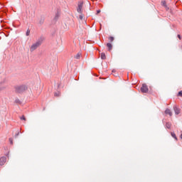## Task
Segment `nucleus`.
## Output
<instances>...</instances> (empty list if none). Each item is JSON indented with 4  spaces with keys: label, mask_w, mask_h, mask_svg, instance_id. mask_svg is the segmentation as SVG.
<instances>
[{
    "label": "nucleus",
    "mask_w": 182,
    "mask_h": 182,
    "mask_svg": "<svg viewBox=\"0 0 182 182\" xmlns=\"http://www.w3.org/2000/svg\"><path fill=\"white\" fill-rule=\"evenodd\" d=\"M43 41H45V38H43V36L40 37L37 40V41L31 46L30 48L31 52H33V50H36V49H38V48H39V46L42 45V43H43Z\"/></svg>",
    "instance_id": "1"
},
{
    "label": "nucleus",
    "mask_w": 182,
    "mask_h": 182,
    "mask_svg": "<svg viewBox=\"0 0 182 182\" xmlns=\"http://www.w3.org/2000/svg\"><path fill=\"white\" fill-rule=\"evenodd\" d=\"M27 90L28 87L25 85L15 86L16 93H23V92Z\"/></svg>",
    "instance_id": "2"
},
{
    "label": "nucleus",
    "mask_w": 182,
    "mask_h": 182,
    "mask_svg": "<svg viewBox=\"0 0 182 182\" xmlns=\"http://www.w3.org/2000/svg\"><path fill=\"white\" fill-rule=\"evenodd\" d=\"M140 90L141 93H147V92H149V87H147V85L146 84H142Z\"/></svg>",
    "instance_id": "3"
},
{
    "label": "nucleus",
    "mask_w": 182,
    "mask_h": 182,
    "mask_svg": "<svg viewBox=\"0 0 182 182\" xmlns=\"http://www.w3.org/2000/svg\"><path fill=\"white\" fill-rule=\"evenodd\" d=\"M44 22H45V16H41V17L38 18L39 25H43Z\"/></svg>",
    "instance_id": "4"
},
{
    "label": "nucleus",
    "mask_w": 182,
    "mask_h": 182,
    "mask_svg": "<svg viewBox=\"0 0 182 182\" xmlns=\"http://www.w3.org/2000/svg\"><path fill=\"white\" fill-rule=\"evenodd\" d=\"M6 163V156H2L0 158V166H4Z\"/></svg>",
    "instance_id": "5"
},
{
    "label": "nucleus",
    "mask_w": 182,
    "mask_h": 182,
    "mask_svg": "<svg viewBox=\"0 0 182 182\" xmlns=\"http://www.w3.org/2000/svg\"><path fill=\"white\" fill-rule=\"evenodd\" d=\"M82 8H83V4H78V7L77 9V11L78 12V14L82 13Z\"/></svg>",
    "instance_id": "6"
},
{
    "label": "nucleus",
    "mask_w": 182,
    "mask_h": 182,
    "mask_svg": "<svg viewBox=\"0 0 182 182\" xmlns=\"http://www.w3.org/2000/svg\"><path fill=\"white\" fill-rule=\"evenodd\" d=\"M173 110L175 112V114H180V109H178L177 106L176 105L173 106Z\"/></svg>",
    "instance_id": "7"
},
{
    "label": "nucleus",
    "mask_w": 182,
    "mask_h": 182,
    "mask_svg": "<svg viewBox=\"0 0 182 182\" xmlns=\"http://www.w3.org/2000/svg\"><path fill=\"white\" fill-rule=\"evenodd\" d=\"M165 114H169L170 116H173V113L171 112V110L170 109L167 108L165 110Z\"/></svg>",
    "instance_id": "8"
},
{
    "label": "nucleus",
    "mask_w": 182,
    "mask_h": 182,
    "mask_svg": "<svg viewBox=\"0 0 182 182\" xmlns=\"http://www.w3.org/2000/svg\"><path fill=\"white\" fill-rule=\"evenodd\" d=\"M58 19H59V13H58V12H57V13L55 14V17H54V18H53L54 22H57V21H58Z\"/></svg>",
    "instance_id": "9"
},
{
    "label": "nucleus",
    "mask_w": 182,
    "mask_h": 182,
    "mask_svg": "<svg viewBox=\"0 0 182 182\" xmlns=\"http://www.w3.org/2000/svg\"><path fill=\"white\" fill-rule=\"evenodd\" d=\"M107 47L108 48V50L109 51L112 50V49L113 48V46L110 43H107Z\"/></svg>",
    "instance_id": "10"
},
{
    "label": "nucleus",
    "mask_w": 182,
    "mask_h": 182,
    "mask_svg": "<svg viewBox=\"0 0 182 182\" xmlns=\"http://www.w3.org/2000/svg\"><path fill=\"white\" fill-rule=\"evenodd\" d=\"M171 136H172V137L173 139H175V140H178V138H177V136H176V133L174 132H171Z\"/></svg>",
    "instance_id": "11"
},
{
    "label": "nucleus",
    "mask_w": 182,
    "mask_h": 182,
    "mask_svg": "<svg viewBox=\"0 0 182 182\" xmlns=\"http://www.w3.org/2000/svg\"><path fill=\"white\" fill-rule=\"evenodd\" d=\"M101 59L102 60H105V59H106V53H101Z\"/></svg>",
    "instance_id": "12"
},
{
    "label": "nucleus",
    "mask_w": 182,
    "mask_h": 182,
    "mask_svg": "<svg viewBox=\"0 0 182 182\" xmlns=\"http://www.w3.org/2000/svg\"><path fill=\"white\" fill-rule=\"evenodd\" d=\"M166 129H171V123L166 122Z\"/></svg>",
    "instance_id": "13"
},
{
    "label": "nucleus",
    "mask_w": 182,
    "mask_h": 182,
    "mask_svg": "<svg viewBox=\"0 0 182 182\" xmlns=\"http://www.w3.org/2000/svg\"><path fill=\"white\" fill-rule=\"evenodd\" d=\"M15 103H18V105H21L22 103V102H21L20 100L17 98L15 100Z\"/></svg>",
    "instance_id": "14"
},
{
    "label": "nucleus",
    "mask_w": 182,
    "mask_h": 182,
    "mask_svg": "<svg viewBox=\"0 0 182 182\" xmlns=\"http://www.w3.org/2000/svg\"><path fill=\"white\" fill-rule=\"evenodd\" d=\"M161 5H162V6H164L166 8V6H167L166 1H161Z\"/></svg>",
    "instance_id": "15"
},
{
    "label": "nucleus",
    "mask_w": 182,
    "mask_h": 182,
    "mask_svg": "<svg viewBox=\"0 0 182 182\" xmlns=\"http://www.w3.org/2000/svg\"><path fill=\"white\" fill-rule=\"evenodd\" d=\"M54 96H55V97H58V96H60V92H55Z\"/></svg>",
    "instance_id": "16"
},
{
    "label": "nucleus",
    "mask_w": 182,
    "mask_h": 182,
    "mask_svg": "<svg viewBox=\"0 0 182 182\" xmlns=\"http://www.w3.org/2000/svg\"><path fill=\"white\" fill-rule=\"evenodd\" d=\"M30 33H31V30L28 29L26 33V36H29Z\"/></svg>",
    "instance_id": "17"
},
{
    "label": "nucleus",
    "mask_w": 182,
    "mask_h": 182,
    "mask_svg": "<svg viewBox=\"0 0 182 182\" xmlns=\"http://www.w3.org/2000/svg\"><path fill=\"white\" fill-rule=\"evenodd\" d=\"M109 40L110 41V42H113V41H114V37L110 36V37L109 38Z\"/></svg>",
    "instance_id": "18"
},
{
    "label": "nucleus",
    "mask_w": 182,
    "mask_h": 182,
    "mask_svg": "<svg viewBox=\"0 0 182 182\" xmlns=\"http://www.w3.org/2000/svg\"><path fill=\"white\" fill-rule=\"evenodd\" d=\"M75 59H80V53H77L76 55H75Z\"/></svg>",
    "instance_id": "19"
},
{
    "label": "nucleus",
    "mask_w": 182,
    "mask_h": 182,
    "mask_svg": "<svg viewBox=\"0 0 182 182\" xmlns=\"http://www.w3.org/2000/svg\"><path fill=\"white\" fill-rule=\"evenodd\" d=\"M177 96H180L181 97H182V90L179 91V92H178Z\"/></svg>",
    "instance_id": "20"
},
{
    "label": "nucleus",
    "mask_w": 182,
    "mask_h": 182,
    "mask_svg": "<svg viewBox=\"0 0 182 182\" xmlns=\"http://www.w3.org/2000/svg\"><path fill=\"white\" fill-rule=\"evenodd\" d=\"M10 144H14V139L12 138H9Z\"/></svg>",
    "instance_id": "21"
},
{
    "label": "nucleus",
    "mask_w": 182,
    "mask_h": 182,
    "mask_svg": "<svg viewBox=\"0 0 182 182\" xmlns=\"http://www.w3.org/2000/svg\"><path fill=\"white\" fill-rule=\"evenodd\" d=\"M20 119H21V120H24V121L26 120V118L23 115L22 117H21Z\"/></svg>",
    "instance_id": "22"
},
{
    "label": "nucleus",
    "mask_w": 182,
    "mask_h": 182,
    "mask_svg": "<svg viewBox=\"0 0 182 182\" xmlns=\"http://www.w3.org/2000/svg\"><path fill=\"white\" fill-rule=\"evenodd\" d=\"M79 18H80V19L82 21V19H83V16L80 15Z\"/></svg>",
    "instance_id": "23"
},
{
    "label": "nucleus",
    "mask_w": 182,
    "mask_h": 182,
    "mask_svg": "<svg viewBox=\"0 0 182 182\" xmlns=\"http://www.w3.org/2000/svg\"><path fill=\"white\" fill-rule=\"evenodd\" d=\"M18 136H19V132H17L16 134H15V137H18Z\"/></svg>",
    "instance_id": "24"
},
{
    "label": "nucleus",
    "mask_w": 182,
    "mask_h": 182,
    "mask_svg": "<svg viewBox=\"0 0 182 182\" xmlns=\"http://www.w3.org/2000/svg\"><path fill=\"white\" fill-rule=\"evenodd\" d=\"M178 39H181V36L180 34H178Z\"/></svg>",
    "instance_id": "25"
},
{
    "label": "nucleus",
    "mask_w": 182,
    "mask_h": 182,
    "mask_svg": "<svg viewBox=\"0 0 182 182\" xmlns=\"http://www.w3.org/2000/svg\"><path fill=\"white\" fill-rule=\"evenodd\" d=\"M100 12H101L100 10H97V15L99 14H100Z\"/></svg>",
    "instance_id": "26"
},
{
    "label": "nucleus",
    "mask_w": 182,
    "mask_h": 182,
    "mask_svg": "<svg viewBox=\"0 0 182 182\" xmlns=\"http://www.w3.org/2000/svg\"><path fill=\"white\" fill-rule=\"evenodd\" d=\"M116 72V70H112V73H114Z\"/></svg>",
    "instance_id": "27"
},
{
    "label": "nucleus",
    "mask_w": 182,
    "mask_h": 182,
    "mask_svg": "<svg viewBox=\"0 0 182 182\" xmlns=\"http://www.w3.org/2000/svg\"><path fill=\"white\" fill-rule=\"evenodd\" d=\"M60 87V84H58V87Z\"/></svg>",
    "instance_id": "28"
}]
</instances>
